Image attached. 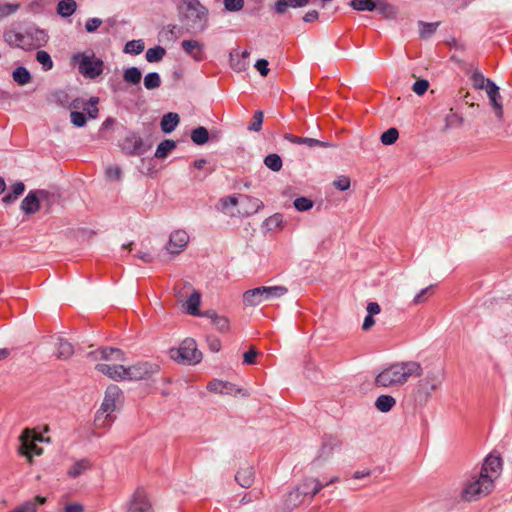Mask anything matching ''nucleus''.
Here are the masks:
<instances>
[{
    "label": "nucleus",
    "instance_id": "680f3d73",
    "mask_svg": "<svg viewBox=\"0 0 512 512\" xmlns=\"http://www.w3.org/2000/svg\"><path fill=\"white\" fill-rule=\"evenodd\" d=\"M102 24V20L100 18H89L85 23V29L87 32L92 33L95 32Z\"/></svg>",
    "mask_w": 512,
    "mask_h": 512
},
{
    "label": "nucleus",
    "instance_id": "a18cd8bd",
    "mask_svg": "<svg viewBox=\"0 0 512 512\" xmlns=\"http://www.w3.org/2000/svg\"><path fill=\"white\" fill-rule=\"evenodd\" d=\"M161 85V77L157 72H150L144 77V86L148 90L159 88Z\"/></svg>",
    "mask_w": 512,
    "mask_h": 512
},
{
    "label": "nucleus",
    "instance_id": "2f4dec72",
    "mask_svg": "<svg viewBox=\"0 0 512 512\" xmlns=\"http://www.w3.org/2000/svg\"><path fill=\"white\" fill-rule=\"evenodd\" d=\"M90 462L86 459H81L75 462L67 471V475L71 478H76L82 475L90 468Z\"/></svg>",
    "mask_w": 512,
    "mask_h": 512
},
{
    "label": "nucleus",
    "instance_id": "0e129e2a",
    "mask_svg": "<svg viewBox=\"0 0 512 512\" xmlns=\"http://www.w3.org/2000/svg\"><path fill=\"white\" fill-rule=\"evenodd\" d=\"M220 204L223 210L234 207L238 204V198L234 195L221 198Z\"/></svg>",
    "mask_w": 512,
    "mask_h": 512
},
{
    "label": "nucleus",
    "instance_id": "423d86ee",
    "mask_svg": "<svg viewBox=\"0 0 512 512\" xmlns=\"http://www.w3.org/2000/svg\"><path fill=\"white\" fill-rule=\"evenodd\" d=\"M72 61L78 65V71L87 79H95L103 73L104 62L93 52L77 53Z\"/></svg>",
    "mask_w": 512,
    "mask_h": 512
},
{
    "label": "nucleus",
    "instance_id": "b1692460",
    "mask_svg": "<svg viewBox=\"0 0 512 512\" xmlns=\"http://www.w3.org/2000/svg\"><path fill=\"white\" fill-rule=\"evenodd\" d=\"M93 354H100V358L105 361H124V352L117 348L105 347L101 348Z\"/></svg>",
    "mask_w": 512,
    "mask_h": 512
},
{
    "label": "nucleus",
    "instance_id": "bf43d9fd",
    "mask_svg": "<svg viewBox=\"0 0 512 512\" xmlns=\"http://www.w3.org/2000/svg\"><path fill=\"white\" fill-rule=\"evenodd\" d=\"M225 9L231 12L240 11L244 6V0H223Z\"/></svg>",
    "mask_w": 512,
    "mask_h": 512
},
{
    "label": "nucleus",
    "instance_id": "09e8293b",
    "mask_svg": "<svg viewBox=\"0 0 512 512\" xmlns=\"http://www.w3.org/2000/svg\"><path fill=\"white\" fill-rule=\"evenodd\" d=\"M144 48L142 40H131L126 43L124 51L129 54L138 55L143 52Z\"/></svg>",
    "mask_w": 512,
    "mask_h": 512
},
{
    "label": "nucleus",
    "instance_id": "5fc2aeb1",
    "mask_svg": "<svg viewBox=\"0 0 512 512\" xmlns=\"http://www.w3.org/2000/svg\"><path fill=\"white\" fill-rule=\"evenodd\" d=\"M488 80L489 79H486L484 75L478 71H475L472 75L473 86L476 89H486Z\"/></svg>",
    "mask_w": 512,
    "mask_h": 512
},
{
    "label": "nucleus",
    "instance_id": "20e7f679",
    "mask_svg": "<svg viewBox=\"0 0 512 512\" xmlns=\"http://www.w3.org/2000/svg\"><path fill=\"white\" fill-rule=\"evenodd\" d=\"M177 10L180 20L185 21L189 29H206L208 9L199 0H178Z\"/></svg>",
    "mask_w": 512,
    "mask_h": 512
},
{
    "label": "nucleus",
    "instance_id": "f704fd0d",
    "mask_svg": "<svg viewBox=\"0 0 512 512\" xmlns=\"http://www.w3.org/2000/svg\"><path fill=\"white\" fill-rule=\"evenodd\" d=\"M191 140L196 145H204L209 140L208 130L203 126L193 129L191 131Z\"/></svg>",
    "mask_w": 512,
    "mask_h": 512
},
{
    "label": "nucleus",
    "instance_id": "0eeeda50",
    "mask_svg": "<svg viewBox=\"0 0 512 512\" xmlns=\"http://www.w3.org/2000/svg\"><path fill=\"white\" fill-rule=\"evenodd\" d=\"M169 356L178 363L188 365L198 364L202 360V352L198 350L197 343L192 338H186L179 347L171 348Z\"/></svg>",
    "mask_w": 512,
    "mask_h": 512
},
{
    "label": "nucleus",
    "instance_id": "4d7b16f0",
    "mask_svg": "<svg viewBox=\"0 0 512 512\" xmlns=\"http://www.w3.org/2000/svg\"><path fill=\"white\" fill-rule=\"evenodd\" d=\"M106 177L112 181H118L121 179L122 170L119 166H109L105 171Z\"/></svg>",
    "mask_w": 512,
    "mask_h": 512
},
{
    "label": "nucleus",
    "instance_id": "4468645a",
    "mask_svg": "<svg viewBox=\"0 0 512 512\" xmlns=\"http://www.w3.org/2000/svg\"><path fill=\"white\" fill-rule=\"evenodd\" d=\"M159 371L157 364L149 362H139L135 365L127 367V380L138 381L150 377Z\"/></svg>",
    "mask_w": 512,
    "mask_h": 512
},
{
    "label": "nucleus",
    "instance_id": "c03bdc74",
    "mask_svg": "<svg viewBox=\"0 0 512 512\" xmlns=\"http://www.w3.org/2000/svg\"><path fill=\"white\" fill-rule=\"evenodd\" d=\"M230 64L233 70L237 72L245 71L249 65L248 61L240 58L239 52L230 54Z\"/></svg>",
    "mask_w": 512,
    "mask_h": 512
},
{
    "label": "nucleus",
    "instance_id": "6e6d98bb",
    "mask_svg": "<svg viewBox=\"0 0 512 512\" xmlns=\"http://www.w3.org/2000/svg\"><path fill=\"white\" fill-rule=\"evenodd\" d=\"M213 325H215V327L220 332H227V331H229V328H230V323H229L228 318H226L225 316H220V315H218L213 320Z\"/></svg>",
    "mask_w": 512,
    "mask_h": 512
},
{
    "label": "nucleus",
    "instance_id": "f8f14e48",
    "mask_svg": "<svg viewBox=\"0 0 512 512\" xmlns=\"http://www.w3.org/2000/svg\"><path fill=\"white\" fill-rule=\"evenodd\" d=\"M443 380V374L440 370L429 371L424 378H422L417 385V391L420 395L424 396L427 400L432 392L437 390Z\"/></svg>",
    "mask_w": 512,
    "mask_h": 512
},
{
    "label": "nucleus",
    "instance_id": "412c9836",
    "mask_svg": "<svg viewBox=\"0 0 512 512\" xmlns=\"http://www.w3.org/2000/svg\"><path fill=\"white\" fill-rule=\"evenodd\" d=\"M181 47L186 54L191 56L195 61L203 59V45L197 40H183Z\"/></svg>",
    "mask_w": 512,
    "mask_h": 512
},
{
    "label": "nucleus",
    "instance_id": "37998d69",
    "mask_svg": "<svg viewBox=\"0 0 512 512\" xmlns=\"http://www.w3.org/2000/svg\"><path fill=\"white\" fill-rule=\"evenodd\" d=\"M74 353L71 343L60 339L57 347V357L60 359H67Z\"/></svg>",
    "mask_w": 512,
    "mask_h": 512
},
{
    "label": "nucleus",
    "instance_id": "9b49d317",
    "mask_svg": "<svg viewBox=\"0 0 512 512\" xmlns=\"http://www.w3.org/2000/svg\"><path fill=\"white\" fill-rule=\"evenodd\" d=\"M124 403V394L119 386L115 384L109 385L104 394V399L99 409L104 412L115 414Z\"/></svg>",
    "mask_w": 512,
    "mask_h": 512
},
{
    "label": "nucleus",
    "instance_id": "c85d7f7f",
    "mask_svg": "<svg viewBox=\"0 0 512 512\" xmlns=\"http://www.w3.org/2000/svg\"><path fill=\"white\" fill-rule=\"evenodd\" d=\"M179 115L177 113L169 112L165 114L160 122L161 130L164 133H171L175 130L177 125L179 124Z\"/></svg>",
    "mask_w": 512,
    "mask_h": 512
},
{
    "label": "nucleus",
    "instance_id": "6ab92c4d",
    "mask_svg": "<svg viewBox=\"0 0 512 512\" xmlns=\"http://www.w3.org/2000/svg\"><path fill=\"white\" fill-rule=\"evenodd\" d=\"M96 369L114 381L127 380V367L115 364H97Z\"/></svg>",
    "mask_w": 512,
    "mask_h": 512
},
{
    "label": "nucleus",
    "instance_id": "79ce46f5",
    "mask_svg": "<svg viewBox=\"0 0 512 512\" xmlns=\"http://www.w3.org/2000/svg\"><path fill=\"white\" fill-rule=\"evenodd\" d=\"M418 24L420 27V37L423 39H428L429 37H431L435 33L437 27L439 26V22L428 23L424 21H419Z\"/></svg>",
    "mask_w": 512,
    "mask_h": 512
},
{
    "label": "nucleus",
    "instance_id": "603ef678",
    "mask_svg": "<svg viewBox=\"0 0 512 512\" xmlns=\"http://www.w3.org/2000/svg\"><path fill=\"white\" fill-rule=\"evenodd\" d=\"M18 9V4L0 3V20L15 13Z\"/></svg>",
    "mask_w": 512,
    "mask_h": 512
},
{
    "label": "nucleus",
    "instance_id": "aec40b11",
    "mask_svg": "<svg viewBox=\"0 0 512 512\" xmlns=\"http://www.w3.org/2000/svg\"><path fill=\"white\" fill-rule=\"evenodd\" d=\"M98 102V97H91L88 101H84L82 99H75L70 104V107L74 109L83 108L90 118L95 119L98 116L99 111L97 108Z\"/></svg>",
    "mask_w": 512,
    "mask_h": 512
},
{
    "label": "nucleus",
    "instance_id": "58836bf2",
    "mask_svg": "<svg viewBox=\"0 0 512 512\" xmlns=\"http://www.w3.org/2000/svg\"><path fill=\"white\" fill-rule=\"evenodd\" d=\"M13 79L19 85H26L31 81V75L25 67H18L13 71Z\"/></svg>",
    "mask_w": 512,
    "mask_h": 512
},
{
    "label": "nucleus",
    "instance_id": "2eb2a0df",
    "mask_svg": "<svg viewBox=\"0 0 512 512\" xmlns=\"http://www.w3.org/2000/svg\"><path fill=\"white\" fill-rule=\"evenodd\" d=\"M189 239L190 237L185 230L177 229L170 234L165 250L169 254L178 255L185 250Z\"/></svg>",
    "mask_w": 512,
    "mask_h": 512
},
{
    "label": "nucleus",
    "instance_id": "cd10ccee",
    "mask_svg": "<svg viewBox=\"0 0 512 512\" xmlns=\"http://www.w3.org/2000/svg\"><path fill=\"white\" fill-rule=\"evenodd\" d=\"M374 405L378 411L382 413H387L390 412L395 407L396 399L391 395L382 394L377 397Z\"/></svg>",
    "mask_w": 512,
    "mask_h": 512
},
{
    "label": "nucleus",
    "instance_id": "6e6552de",
    "mask_svg": "<svg viewBox=\"0 0 512 512\" xmlns=\"http://www.w3.org/2000/svg\"><path fill=\"white\" fill-rule=\"evenodd\" d=\"M176 297L178 301L182 302L184 311L192 316H200L199 306L201 303V294L191 287L189 284H184L182 288L176 290Z\"/></svg>",
    "mask_w": 512,
    "mask_h": 512
},
{
    "label": "nucleus",
    "instance_id": "473e14b6",
    "mask_svg": "<svg viewBox=\"0 0 512 512\" xmlns=\"http://www.w3.org/2000/svg\"><path fill=\"white\" fill-rule=\"evenodd\" d=\"M142 73L137 67H129L124 70L123 80L131 85H138L141 82Z\"/></svg>",
    "mask_w": 512,
    "mask_h": 512
},
{
    "label": "nucleus",
    "instance_id": "bb28decb",
    "mask_svg": "<svg viewBox=\"0 0 512 512\" xmlns=\"http://www.w3.org/2000/svg\"><path fill=\"white\" fill-rule=\"evenodd\" d=\"M284 138L293 144H297V145L304 144L311 148L316 147V146H320V147L328 146L327 143L322 142L320 140H317L314 138H308V137H299V136L292 135L290 133L285 134Z\"/></svg>",
    "mask_w": 512,
    "mask_h": 512
},
{
    "label": "nucleus",
    "instance_id": "69168bd1",
    "mask_svg": "<svg viewBox=\"0 0 512 512\" xmlns=\"http://www.w3.org/2000/svg\"><path fill=\"white\" fill-rule=\"evenodd\" d=\"M206 341H207L209 349L212 352L220 351V349H221V341L217 337H215V336H208Z\"/></svg>",
    "mask_w": 512,
    "mask_h": 512
},
{
    "label": "nucleus",
    "instance_id": "393cba45",
    "mask_svg": "<svg viewBox=\"0 0 512 512\" xmlns=\"http://www.w3.org/2000/svg\"><path fill=\"white\" fill-rule=\"evenodd\" d=\"M308 3L309 0H277L274 4V11L277 14H284L288 8H301Z\"/></svg>",
    "mask_w": 512,
    "mask_h": 512
},
{
    "label": "nucleus",
    "instance_id": "338daca9",
    "mask_svg": "<svg viewBox=\"0 0 512 512\" xmlns=\"http://www.w3.org/2000/svg\"><path fill=\"white\" fill-rule=\"evenodd\" d=\"M257 355H258V353L254 348H251L250 350L245 352L243 355L244 364H247V365L255 364Z\"/></svg>",
    "mask_w": 512,
    "mask_h": 512
},
{
    "label": "nucleus",
    "instance_id": "f3484780",
    "mask_svg": "<svg viewBox=\"0 0 512 512\" xmlns=\"http://www.w3.org/2000/svg\"><path fill=\"white\" fill-rule=\"evenodd\" d=\"M49 193L45 190L30 191L21 202V209L26 214H34L40 209V202L48 198Z\"/></svg>",
    "mask_w": 512,
    "mask_h": 512
},
{
    "label": "nucleus",
    "instance_id": "e433bc0d",
    "mask_svg": "<svg viewBox=\"0 0 512 512\" xmlns=\"http://www.w3.org/2000/svg\"><path fill=\"white\" fill-rule=\"evenodd\" d=\"M45 502H46L45 497L36 496L34 499L28 500L25 503H23L22 505L18 506L17 507L18 512H36L37 507L39 505L44 504Z\"/></svg>",
    "mask_w": 512,
    "mask_h": 512
},
{
    "label": "nucleus",
    "instance_id": "5701e85b",
    "mask_svg": "<svg viewBox=\"0 0 512 512\" xmlns=\"http://www.w3.org/2000/svg\"><path fill=\"white\" fill-rule=\"evenodd\" d=\"M116 420V415L108 412H104L98 409L94 417V427L96 429H104L112 426Z\"/></svg>",
    "mask_w": 512,
    "mask_h": 512
},
{
    "label": "nucleus",
    "instance_id": "774afa93",
    "mask_svg": "<svg viewBox=\"0 0 512 512\" xmlns=\"http://www.w3.org/2000/svg\"><path fill=\"white\" fill-rule=\"evenodd\" d=\"M268 61L265 59H259L255 63V68L259 71L262 76H267L269 73Z\"/></svg>",
    "mask_w": 512,
    "mask_h": 512
},
{
    "label": "nucleus",
    "instance_id": "8fccbe9b",
    "mask_svg": "<svg viewBox=\"0 0 512 512\" xmlns=\"http://www.w3.org/2000/svg\"><path fill=\"white\" fill-rule=\"evenodd\" d=\"M434 293V285H430L417 293L413 299L415 305L424 303Z\"/></svg>",
    "mask_w": 512,
    "mask_h": 512
},
{
    "label": "nucleus",
    "instance_id": "c9c22d12",
    "mask_svg": "<svg viewBox=\"0 0 512 512\" xmlns=\"http://www.w3.org/2000/svg\"><path fill=\"white\" fill-rule=\"evenodd\" d=\"M175 147V141L169 139L163 140L156 149L155 157L157 159H164Z\"/></svg>",
    "mask_w": 512,
    "mask_h": 512
},
{
    "label": "nucleus",
    "instance_id": "13d9d810",
    "mask_svg": "<svg viewBox=\"0 0 512 512\" xmlns=\"http://www.w3.org/2000/svg\"><path fill=\"white\" fill-rule=\"evenodd\" d=\"M70 119L73 125L76 127H83L86 124V117L82 112L71 111Z\"/></svg>",
    "mask_w": 512,
    "mask_h": 512
},
{
    "label": "nucleus",
    "instance_id": "ddd939ff",
    "mask_svg": "<svg viewBox=\"0 0 512 512\" xmlns=\"http://www.w3.org/2000/svg\"><path fill=\"white\" fill-rule=\"evenodd\" d=\"M127 512H154L152 503L143 487H138L127 503Z\"/></svg>",
    "mask_w": 512,
    "mask_h": 512
},
{
    "label": "nucleus",
    "instance_id": "4be33fe9",
    "mask_svg": "<svg viewBox=\"0 0 512 512\" xmlns=\"http://www.w3.org/2000/svg\"><path fill=\"white\" fill-rule=\"evenodd\" d=\"M207 389L210 392L220 394H233L237 391L234 384L218 379L209 382L207 385Z\"/></svg>",
    "mask_w": 512,
    "mask_h": 512
},
{
    "label": "nucleus",
    "instance_id": "39448f33",
    "mask_svg": "<svg viewBox=\"0 0 512 512\" xmlns=\"http://www.w3.org/2000/svg\"><path fill=\"white\" fill-rule=\"evenodd\" d=\"M288 288L282 285L259 286L247 290L243 294V302L246 306L255 307L265 301L281 298L286 295Z\"/></svg>",
    "mask_w": 512,
    "mask_h": 512
},
{
    "label": "nucleus",
    "instance_id": "4c0bfd02",
    "mask_svg": "<svg viewBox=\"0 0 512 512\" xmlns=\"http://www.w3.org/2000/svg\"><path fill=\"white\" fill-rule=\"evenodd\" d=\"M349 5L356 11H373L377 2L376 0H351Z\"/></svg>",
    "mask_w": 512,
    "mask_h": 512
},
{
    "label": "nucleus",
    "instance_id": "052dcab7",
    "mask_svg": "<svg viewBox=\"0 0 512 512\" xmlns=\"http://www.w3.org/2000/svg\"><path fill=\"white\" fill-rule=\"evenodd\" d=\"M428 87H429V82L425 79H420V80H417L413 84L412 90L417 95H423L427 91Z\"/></svg>",
    "mask_w": 512,
    "mask_h": 512
},
{
    "label": "nucleus",
    "instance_id": "f03ea898",
    "mask_svg": "<svg viewBox=\"0 0 512 512\" xmlns=\"http://www.w3.org/2000/svg\"><path fill=\"white\" fill-rule=\"evenodd\" d=\"M49 36L43 29L35 26L22 28L20 24L13 23L3 32L4 42L12 48L25 51L38 49L46 45Z\"/></svg>",
    "mask_w": 512,
    "mask_h": 512
},
{
    "label": "nucleus",
    "instance_id": "864d4df0",
    "mask_svg": "<svg viewBox=\"0 0 512 512\" xmlns=\"http://www.w3.org/2000/svg\"><path fill=\"white\" fill-rule=\"evenodd\" d=\"M263 124V112L256 111L253 115V121L248 126V130L259 132L262 129Z\"/></svg>",
    "mask_w": 512,
    "mask_h": 512
},
{
    "label": "nucleus",
    "instance_id": "ea45409f",
    "mask_svg": "<svg viewBox=\"0 0 512 512\" xmlns=\"http://www.w3.org/2000/svg\"><path fill=\"white\" fill-rule=\"evenodd\" d=\"M264 164L267 168L274 172H278L282 168V159L278 154L272 153L264 158Z\"/></svg>",
    "mask_w": 512,
    "mask_h": 512
},
{
    "label": "nucleus",
    "instance_id": "a211bd4d",
    "mask_svg": "<svg viewBox=\"0 0 512 512\" xmlns=\"http://www.w3.org/2000/svg\"><path fill=\"white\" fill-rule=\"evenodd\" d=\"M486 93L499 120L503 119L502 97L499 93V87L492 81H487Z\"/></svg>",
    "mask_w": 512,
    "mask_h": 512
},
{
    "label": "nucleus",
    "instance_id": "49530a36",
    "mask_svg": "<svg viewBox=\"0 0 512 512\" xmlns=\"http://www.w3.org/2000/svg\"><path fill=\"white\" fill-rule=\"evenodd\" d=\"M399 138V132L396 128L391 127L381 134L380 140L383 145H392Z\"/></svg>",
    "mask_w": 512,
    "mask_h": 512
},
{
    "label": "nucleus",
    "instance_id": "de8ad7c7",
    "mask_svg": "<svg viewBox=\"0 0 512 512\" xmlns=\"http://www.w3.org/2000/svg\"><path fill=\"white\" fill-rule=\"evenodd\" d=\"M36 60L42 65L44 71H48L53 68V61L51 56L44 50L37 51Z\"/></svg>",
    "mask_w": 512,
    "mask_h": 512
},
{
    "label": "nucleus",
    "instance_id": "f257e3e1",
    "mask_svg": "<svg viewBox=\"0 0 512 512\" xmlns=\"http://www.w3.org/2000/svg\"><path fill=\"white\" fill-rule=\"evenodd\" d=\"M502 460L500 456L489 454L479 472L472 473L466 479L461 497L465 501H476L487 496L494 489V482L500 476Z\"/></svg>",
    "mask_w": 512,
    "mask_h": 512
},
{
    "label": "nucleus",
    "instance_id": "3c124183",
    "mask_svg": "<svg viewBox=\"0 0 512 512\" xmlns=\"http://www.w3.org/2000/svg\"><path fill=\"white\" fill-rule=\"evenodd\" d=\"M294 207L298 211H308L313 207V201L306 197H299L294 200Z\"/></svg>",
    "mask_w": 512,
    "mask_h": 512
},
{
    "label": "nucleus",
    "instance_id": "72a5a7b5",
    "mask_svg": "<svg viewBox=\"0 0 512 512\" xmlns=\"http://www.w3.org/2000/svg\"><path fill=\"white\" fill-rule=\"evenodd\" d=\"M77 8L75 0H60L57 5V12L62 17L71 16Z\"/></svg>",
    "mask_w": 512,
    "mask_h": 512
},
{
    "label": "nucleus",
    "instance_id": "7c9ffc66",
    "mask_svg": "<svg viewBox=\"0 0 512 512\" xmlns=\"http://www.w3.org/2000/svg\"><path fill=\"white\" fill-rule=\"evenodd\" d=\"M242 203L246 205L243 211L246 216L257 213L263 207V202L260 199L247 195L242 197Z\"/></svg>",
    "mask_w": 512,
    "mask_h": 512
},
{
    "label": "nucleus",
    "instance_id": "9d476101",
    "mask_svg": "<svg viewBox=\"0 0 512 512\" xmlns=\"http://www.w3.org/2000/svg\"><path fill=\"white\" fill-rule=\"evenodd\" d=\"M20 441V453L26 456L29 462L32 461L34 455L39 456L43 453V449L36 444L37 441H43V436L34 430L24 429L20 435Z\"/></svg>",
    "mask_w": 512,
    "mask_h": 512
},
{
    "label": "nucleus",
    "instance_id": "7ed1b4c3",
    "mask_svg": "<svg viewBox=\"0 0 512 512\" xmlns=\"http://www.w3.org/2000/svg\"><path fill=\"white\" fill-rule=\"evenodd\" d=\"M423 369L417 361H401L390 364L375 377L374 384L378 388H399L410 378L420 377Z\"/></svg>",
    "mask_w": 512,
    "mask_h": 512
},
{
    "label": "nucleus",
    "instance_id": "c756f323",
    "mask_svg": "<svg viewBox=\"0 0 512 512\" xmlns=\"http://www.w3.org/2000/svg\"><path fill=\"white\" fill-rule=\"evenodd\" d=\"M376 2L377 6L375 10H377L385 19L393 20L397 17L398 10L394 5L385 0H376Z\"/></svg>",
    "mask_w": 512,
    "mask_h": 512
},
{
    "label": "nucleus",
    "instance_id": "e2e57ef3",
    "mask_svg": "<svg viewBox=\"0 0 512 512\" xmlns=\"http://www.w3.org/2000/svg\"><path fill=\"white\" fill-rule=\"evenodd\" d=\"M334 186L340 191H346L350 188V179L346 176H341L333 182Z\"/></svg>",
    "mask_w": 512,
    "mask_h": 512
},
{
    "label": "nucleus",
    "instance_id": "a878e982",
    "mask_svg": "<svg viewBox=\"0 0 512 512\" xmlns=\"http://www.w3.org/2000/svg\"><path fill=\"white\" fill-rule=\"evenodd\" d=\"M235 480L238 484L244 488H249L254 482V469L251 466H247L239 469L235 476Z\"/></svg>",
    "mask_w": 512,
    "mask_h": 512
},
{
    "label": "nucleus",
    "instance_id": "1a4fd4ad",
    "mask_svg": "<svg viewBox=\"0 0 512 512\" xmlns=\"http://www.w3.org/2000/svg\"><path fill=\"white\" fill-rule=\"evenodd\" d=\"M338 481V477H332L325 483L320 482L317 478H307L294 491L290 492V499L303 495L305 500L311 501L324 487Z\"/></svg>",
    "mask_w": 512,
    "mask_h": 512
},
{
    "label": "nucleus",
    "instance_id": "dca6fc26",
    "mask_svg": "<svg viewBox=\"0 0 512 512\" xmlns=\"http://www.w3.org/2000/svg\"><path fill=\"white\" fill-rule=\"evenodd\" d=\"M121 148L128 155L141 156L147 152L149 146L139 135L130 133L122 140Z\"/></svg>",
    "mask_w": 512,
    "mask_h": 512
},
{
    "label": "nucleus",
    "instance_id": "a19ab883",
    "mask_svg": "<svg viewBox=\"0 0 512 512\" xmlns=\"http://www.w3.org/2000/svg\"><path fill=\"white\" fill-rule=\"evenodd\" d=\"M166 54V51L161 46H155L153 48H149L146 51L145 58L148 62L154 63L162 60L164 55Z\"/></svg>",
    "mask_w": 512,
    "mask_h": 512
}]
</instances>
